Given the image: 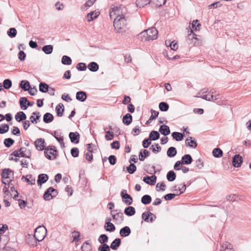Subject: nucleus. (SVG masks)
<instances>
[{
	"instance_id": "0e129e2a",
	"label": "nucleus",
	"mask_w": 251,
	"mask_h": 251,
	"mask_svg": "<svg viewBox=\"0 0 251 251\" xmlns=\"http://www.w3.org/2000/svg\"><path fill=\"white\" fill-rule=\"evenodd\" d=\"M151 115L150 117V121H152L158 117L159 115V112L155 111L153 109H151Z\"/></svg>"
},
{
	"instance_id": "49530a36",
	"label": "nucleus",
	"mask_w": 251,
	"mask_h": 251,
	"mask_svg": "<svg viewBox=\"0 0 251 251\" xmlns=\"http://www.w3.org/2000/svg\"><path fill=\"white\" fill-rule=\"evenodd\" d=\"M14 140L11 138H7L4 140L3 144L6 148H10L14 143Z\"/></svg>"
},
{
	"instance_id": "4d7b16f0",
	"label": "nucleus",
	"mask_w": 251,
	"mask_h": 251,
	"mask_svg": "<svg viewBox=\"0 0 251 251\" xmlns=\"http://www.w3.org/2000/svg\"><path fill=\"white\" fill-rule=\"evenodd\" d=\"M79 150L76 147H74L71 150V154L74 157H77L79 155Z\"/></svg>"
},
{
	"instance_id": "f03ea898",
	"label": "nucleus",
	"mask_w": 251,
	"mask_h": 251,
	"mask_svg": "<svg viewBox=\"0 0 251 251\" xmlns=\"http://www.w3.org/2000/svg\"><path fill=\"white\" fill-rule=\"evenodd\" d=\"M47 230L44 226H39L36 228L33 235L27 234L25 236V242L30 247L37 246V242L42 241L46 236Z\"/></svg>"
},
{
	"instance_id": "4468645a",
	"label": "nucleus",
	"mask_w": 251,
	"mask_h": 251,
	"mask_svg": "<svg viewBox=\"0 0 251 251\" xmlns=\"http://www.w3.org/2000/svg\"><path fill=\"white\" fill-rule=\"evenodd\" d=\"M131 229L128 226H125L120 230V235L122 237H126L129 236L131 233Z\"/></svg>"
},
{
	"instance_id": "0eeeda50",
	"label": "nucleus",
	"mask_w": 251,
	"mask_h": 251,
	"mask_svg": "<svg viewBox=\"0 0 251 251\" xmlns=\"http://www.w3.org/2000/svg\"><path fill=\"white\" fill-rule=\"evenodd\" d=\"M121 196L123 202L126 205H129L132 203L133 199L130 195L127 194L126 190L123 189L121 191Z\"/></svg>"
},
{
	"instance_id": "680f3d73",
	"label": "nucleus",
	"mask_w": 251,
	"mask_h": 251,
	"mask_svg": "<svg viewBox=\"0 0 251 251\" xmlns=\"http://www.w3.org/2000/svg\"><path fill=\"white\" fill-rule=\"evenodd\" d=\"M176 196H178V195L173 193H169L164 196V199L166 201H170L173 199Z\"/></svg>"
},
{
	"instance_id": "6e6552de",
	"label": "nucleus",
	"mask_w": 251,
	"mask_h": 251,
	"mask_svg": "<svg viewBox=\"0 0 251 251\" xmlns=\"http://www.w3.org/2000/svg\"><path fill=\"white\" fill-rule=\"evenodd\" d=\"M34 145L38 151H45L46 149L45 141L43 138H38L36 139L34 142Z\"/></svg>"
},
{
	"instance_id": "e433bc0d",
	"label": "nucleus",
	"mask_w": 251,
	"mask_h": 251,
	"mask_svg": "<svg viewBox=\"0 0 251 251\" xmlns=\"http://www.w3.org/2000/svg\"><path fill=\"white\" fill-rule=\"evenodd\" d=\"M153 216L155 218V215L153 213L148 211L147 212H144L142 215V218L146 222H149V218L150 216Z\"/></svg>"
},
{
	"instance_id": "58836bf2",
	"label": "nucleus",
	"mask_w": 251,
	"mask_h": 251,
	"mask_svg": "<svg viewBox=\"0 0 251 251\" xmlns=\"http://www.w3.org/2000/svg\"><path fill=\"white\" fill-rule=\"evenodd\" d=\"M221 248L223 249V250L221 251H234L232 250V245L228 242L224 243L221 246Z\"/></svg>"
},
{
	"instance_id": "f704fd0d",
	"label": "nucleus",
	"mask_w": 251,
	"mask_h": 251,
	"mask_svg": "<svg viewBox=\"0 0 251 251\" xmlns=\"http://www.w3.org/2000/svg\"><path fill=\"white\" fill-rule=\"evenodd\" d=\"M27 99L26 97H22L19 100V103L22 109L25 110L27 108V106H26Z\"/></svg>"
},
{
	"instance_id": "ddd939ff",
	"label": "nucleus",
	"mask_w": 251,
	"mask_h": 251,
	"mask_svg": "<svg viewBox=\"0 0 251 251\" xmlns=\"http://www.w3.org/2000/svg\"><path fill=\"white\" fill-rule=\"evenodd\" d=\"M49 179V176L47 174H41L38 176L37 184L38 186H41L43 183L46 182Z\"/></svg>"
},
{
	"instance_id": "09e8293b",
	"label": "nucleus",
	"mask_w": 251,
	"mask_h": 251,
	"mask_svg": "<svg viewBox=\"0 0 251 251\" xmlns=\"http://www.w3.org/2000/svg\"><path fill=\"white\" fill-rule=\"evenodd\" d=\"M210 92L211 93V95L205 94V95H201L200 97L202 98L203 100H208V101H211V100H212L213 99V98H214V95H213L214 92L212 91V90H211Z\"/></svg>"
},
{
	"instance_id": "6ab92c4d",
	"label": "nucleus",
	"mask_w": 251,
	"mask_h": 251,
	"mask_svg": "<svg viewBox=\"0 0 251 251\" xmlns=\"http://www.w3.org/2000/svg\"><path fill=\"white\" fill-rule=\"evenodd\" d=\"M159 131L161 133V134L164 136L169 135L171 132L169 126L165 125H162L160 126Z\"/></svg>"
},
{
	"instance_id": "1a4fd4ad",
	"label": "nucleus",
	"mask_w": 251,
	"mask_h": 251,
	"mask_svg": "<svg viewBox=\"0 0 251 251\" xmlns=\"http://www.w3.org/2000/svg\"><path fill=\"white\" fill-rule=\"evenodd\" d=\"M232 165L235 168H239L243 162V158L239 154H235L232 158Z\"/></svg>"
},
{
	"instance_id": "774afa93",
	"label": "nucleus",
	"mask_w": 251,
	"mask_h": 251,
	"mask_svg": "<svg viewBox=\"0 0 251 251\" xmlns=\"http://www.w3.org/2000/svg\"><path fill=\"white\" fill-rule=\"evenodd\" d=\"M151 144V141L149 138L145 139L142 142L144 148H148Z\"/></svg>"
},
{
	"instance_id": "c756f323",
	"label": "nucleus",
	"mask_w": 251,
	"mask_h": 251,
	"mask_svg": "<svg viewBox=\"0 0 251 251\" xmlns=\"http://www.w3.org/2000/svg\"><path fill=\"white\" fill-rule=\"evenodd\" d=\"M53 46L51 45H48L43 46L42 48V51L46 54H50L53 51Z\"/></svg>"
},
{
	"instance_id": "4c0bfd02",
	"label": "nucleus",
	"mask_w": 251,
	"mask_h": 251,
	"mask_svg": "<svg viewBox=\"0 0 251 251\" xmlns=\"http://www.w3.org/2000/svg\"><path fill=\"white\" fill-rule=\"evenodd\" d=\"M167 179L169 181H173L176 178V174L174 171H169L166 176Z\"/></svg>"
},
{
	"instance_id": "4be33fe9",
	"label": "nucleus",
	"mask_w": 251,
	"mask_h": 251,
	"mask_svg": "<svg viewBox=\"0 0 251 251\" xmlns=\"http://www.w3.org/2000/svg\"><path fill=\"white\" fill-rule=\"evenodd\" d=\"M132 122V116L129 113H127L125 115L123 116V123L126 125L128 126L130 125Z\"/></svg>"
},
{
	"instance_id": "052dcab7",
	"label": "nucleus",
	"mask_w": 251,
	"mask_h": 251,
	"mask_svg": "<svg viewBox=\"0 0 251 251\" xmlns=\"http://www.w3.org/2000/svg\"><path fill=\"white\" fill-rule=\"evenodd\" d=\"M212 100L218 105H221L222 104V101L220 99V95L219 94L214 95L213 99Z\"/></svg>"
},
{
	"instance_id": "5701e85b",
	"label": "nucleus",
	"mask_w": 251,
	"mask_h": 251,
	"mask_svg": "<svg viewBox=\"0 0 251 251\" xmlns=\"http://www.w3.org/2000/svg\"><path fill=\"white\" fill-rule=\"evenodd\" d=\"M54 117L53 115L50 113H46L43 116V121L46 124H49L53 121Z\"/></svg>"
},
{
	"instance_id": "2eb2a0df",
	"label": "nucleus",
	"mask_w": 251,
	"mask_h": 251,
	"mask_svg": "<svg viewBox=\"0 0 251 251\" xmlns=\"http://www.w3.org/2000/svg\"><path fill=\"white\" fill-rule=\"evenodd\" d=\"M87 97V94L84 91H78L76 94V99L81 102H84L85 101Z\"/></svg>"
},
{
	"instance_id": "473e14b6",
	"label": "nucleus",
	"mask_w": 251,
	"mask_h": 251,
	"mask_svg": "<svg viewBox=\"0 0 251 251\" xmlns=\"http://www.w3.org/2000/svg\"><path fill=\"white\" fill-rule=\"evenodd\" d=\"M151 2V0H136V4L138 7H143Z\"/></svg>"
},
{
	"instance_id": "5fc2aeb1",
	"label": "nucleus",
	"mask_w": 251,
	"mask_h": 251,
	"mask_svg": "<svg viewBox=\"0 0 251 251\" xmlns=\"http://www.w3.org/2000/svg\"><path fill=\"white\" fill-rule=\"evenodd\" d=\"M11 172H12V171L10 169H4L1 175L2 178H8L9 177V175Z\"/></svg>"
},
{
	"instance_id": "b1692460",
	"label": "nucleus",
	"mask_w": 251,
	"mask_h": 251,
	"mask_svg": "<svg viewBox=\"0 0 251 251\" xmlns=\"http://www.w3.org/2000/svg\"><path fill=\"white\" fill-rule=\"evenodd\" d=\"M55 111L57 116L62 117L64 111V105L61 103H59L55 107Z\"/></svg>"
},
{
	"instance_id": "c03bdc74",
	"label": "nucleus",
	"mask_w": 251,
	"mask_h": 251,
	"mask_svg": "<svg viewBox=\"0 0 251 251\" xmlns=\"http://www.w3.org/2000/svg\"><path fill=\"white\" fill-rule=\"evenodd\" d=\"M137 168L136 165L132 163H130L129 165L126 167V170L127 172L130 174H133L136 171Z\"/></svg>"
},
{
	"instance_id": "c85d7f7f",
	"label": "nucleus",
	"mask_w": 251,
	"mask_h": 251,
	"mask_svg": "<svg viewBox=\"0 0 251 251\" xmlns=\"http://www.w3.org/2000/svg\"><path fill=\"white\" fill-rule=\"evenodd\" d=\"M160 137V134L159 132L157 131L152 130L151 131L149 134V139H150L151 141H155L158 139Z\"/></svg>"
},
{
	"instance_id": "ea45409f",
	"label": "nucleus",
	"mask_w": 251,
	"mask_h": 251,
	"mask_svg": "<svg viewBox=\"0 0 251 251\" xmlns=\"http://www.w3.org/2000/svg\"><path fill=\"white\" fill-rule=\"evenodd\" d=\"M61 63L63 65H70L72 63V60L70 57L67 55H63L61 59Z\"/></svg>"
},
{
	"instance_id": "a18cd8bd",
	"label": "nucleus",
	"mask_w": 251,
	"mask_h": 251,
	"mask_svg": "<svg viewBox=\"0 0 251 251\" xmlns=\"http://www.w3.org/2000/svg\"><path fill=\"white\" fill-rule=\"evenodd\" d=\"M108 237L105 234H101L98 239V241L101 245L106 244V243L108 242Z\"/></svg>"
},
{
	"instance_id": "a19ab883",
	"label": "nucleus",
	"mask_w": 251,
	"mask_h": 251,
	"mask_svg": "<svg viewBox=\"0 0 251 251\" xmlns=\"http://www.w3.org/2000/svg\"><path fill=\"white\" fill-rule=\"evenodd\" d=\"M82 251H91L92 246L89 241H86L81 246Z\"/></svg>"
},
{
	"instance_id": "6e6d98bb",
	"label": "nucleus",
	"mask_w": 251,
	"mask_h": 251,
	"mask_svg": "<svg viewBox=\"0 0 251 251\" xmlns=\"http://www.w3.org/2000/svg\"><path fill=\"white\" fill-rule=\"evenodd\" d=\"M110 247L106 244H103L98 248V251H110Z\"/></svg>"
},
{
	"instance_id": "864d4df0",
	"label": "nucleus",
	"mask_w": 251,
	"mask_h": 251,
	"mask_svg": "<svg viewBox=\"0 0 251 251\" xmlns=\"http://www.w3.org/2000/svg\"><path fill=\"white\" fill-rule=\"evenodd\" d=\"M76 69L80 71H84L87 69V66L84 63H78L76 66Z\"/></svg>"
},
{
	"instance_id": "f3484780",
	"label": "nucleus",
	"mask_w": 251,
	"mask_h": 251,
	"mask_svg": "<svg viewBox=\"0 0 251 251\" xmlns=\"http://www.w3.org/2000/svg\"><path fill=\"white\" fill-rule=\"evenodd\" d=\"M19 86L24 91H27L30 89H31L30 83L28 80H22L20 83Z\"/></svg>"
},
{
	"instance_id": "a878e982",
	"label": "nucleus",
	"mask_w": 251,
	"mask_h": 251,
	"mask_svg": "<svg viewBox=\"0 0 251 251\" xmlns=\"http://www.w3.org/2000/svg\"><path fill=\"white\" fill-rule=\"evenodd\" d=\"M124 213L128 216H132L136 213L135 209L133 206H129L125 209Z\"/></svg>"
},
{
	"instance_id": "423d86ee",
	"label": "nucleus",
	"mask_w": 251,
	"mask_h": 251,
	"mask_svg": "<svg viewBox=\"0 0 251 251\" xmlns=\"http://www.w3.org/2000/svg\"><path fill=\"white\" fill-rule=\"evenodd\" d=\"M186 40L189 45L193 44L194 46H198L200 44V41L197 38V35L194 33L191 29V33L188 35Z\"/></svg>"
},
{
	"instance_id": "8fccbe9b",
	"label": "nucleus",
	"mask_w": 251,
	"mask_h": 251,
	"mask_svg": "<svg viewBox=\"0 0 251 251\" xmlns=\"http://www.w3.org/2000/svg\"><path fill=\"white\" fill-rule=\"evenodd\" d=\"M9 129V126L7 124H4L0 126V134H4Z\"/></svg>"
},
{
	"instance_id": "37998d69",
	"label": "nucleus",
	"mask_w": 251,
	"mask_h": 251,
	"mask_svg": "<svg viewBox=\"0 0 251 251\" xmlns=\"http://www.w3.org/2000/svg\"><path fill=\"white\" fill-rule=\"evenodd\" d=\"M17 33V30L14 27L10 28L7 31V34L9 37L11 38L16 37Z\"/></svg>"
},
{
	"instance_id": "72a5a7b5",
	"label": "nucleus",
	"mask_w": 251,
	"mask_h": 251,
	"mask_svg": "<svg viewBox=\"0 0 251 251\" xmlns=\"http://www.w3.org/2000/svg\"><path fill=\"white\" fill-rule=\"evenodd\" d=\"M151 200L152 199L150 195H145L142 197L141 201L143 204L147 205L151 202Z\"/></svg>"
},
{
	"instance_id": "20e7f679",
	"label": "nucleus",
	"mask_w": 251,
	"mask_h": 251,
	"mask_svg": "<svg viewBox=\"0 0 251 251\" xmlns=\"http://www.w3.org/2000/svg\"><path fill=\"white\" fill-rule=\"evenodd\" d=\"M45 157L49 160L55 159L58 156L57 150L54 146H49L44 151Z\"/></svg>"
},
{
	"instance_id": "f8f14e48",
	"label": "nucleus",
	"mask_w": 251,
	"mask_h": 251,
	"mask_svg": "<svg viewBox=\"0 0 251 251\" xmlns=\"http://www.w3.org/2000/svg\"><path fill=\"white\" fill-rule=\"evenodd\" d=\"M157 177L155 175H152L151 176H146L143 178V181L146 183L154 185L156 182Z\"/></svg>"
},
{
	"instance_id": "7ed1b4c3",
	"label": "nucleus",
	"mask_w": 251,
	"mask_h": 251,
	"mask_svg": "<svg viewBox=\"0 0 251 251\" xmlns=\"http://www.w3.org/2000/svg\"><path fill=\"white\" fill-rule=\"evenodd\" d=\"M158 31L155 27H151L145 30L140 33L139 36L145 37L146 41L153 40L157 38Z\"/></svg>"
},
{
	"instance_id": "9b49d317",
	"label": "nucleus",
	"mask_w": 251,
	"mask_h": 251,
	"mask_svg": "<svg viewBox=\"0 0 251 251\" xmlns=\"http://www.w3.org/2000/svg\"><path fill=\"white\" fill-rule=\"evenodd\" d=\"M185 144L186 146L193 149L196 148L198 146L196 139L192 137H189L186 139Z\"/></svg>"
},
{
	"instance_id": "39448f33",
	"label": "nucleus",
	"mask_w": 251,
	"mask_h": 251,
	"mask_svg": "<svg viewBox=\"0 0 251 251\" xmlns=\"http://www.w3.org/2000/svg\"><path fill=\"white\" fill-rule=\"evenodd\" d=\"M58 193L57 190L50 187L45 192L43 195L44 199L45 201H50L55 198L58 195Z\"/></svg>"
},
{
	"instance_id": "2f4dec72",
	"label": "nucleus",
	"mask_w": 251,
	"mask_h": 251,
	"mask_svg": "<svg viewBox=\"0 0 251 251\" xmlns=\"http://www.w3.org/2000/svg\"><path fill=\"white\" fill-rule=\"evenodd\" d=\"M49 86L45 82H41L39 85V91L42 93H47L49 91Z\"/></svg>"
},
{
	"instance_id": "bf43d9fd",
	"label": "nucleus",
	"mask_w": 251,
	"mask_h": 251,
	"mask_svg": "<svg viewBox=\"0 0 251 251\" xmlns=\"http://www.w3.org/2000/svg\"><path fill=\"white\" fill-rule=\"evenodd\" d=\"M166 185L164 183V182H162L161 183H158L157 184L156 189L157 191H164L165 190Z\"/></svg>"
},
{
	"instance_id": "412c9836",
	"label": "nucleus",
	"mask_w": 251,
	"mask_h": 251,
	"mask_svg": "<svg viewBox=\"0 0 251 251\" xmlns=\"http://www.w3.org/2000/svg\"><path fill=\"white\" fill-rule=\"evenodd\" d=\"M121 244V239L120 238H116L114 240L110 245V248L113 250H117Z\"/></svg>"
},
{
	"instance_id": "dca6fc26",
	"label": "nucleus",
	"mask_w": 251,
	"mask_h": 251,
	"mask_svg": "<svg viewBox=\"0 0 251 251\" xmlns=\"http://www.w3.org/2000/svg\"><path fill=\"white\" fill-rule=\"evenodd\" d=\"M99 14L100 12L96 10L88 13L86 16L87 21L88 22L93 21L99 16Z\"/></svg>"
},
{
	"instance_id": "cd10ccee",
	"label": "nucleus",
	"mask_w": 251,
	"mask_h": 251,
	"mask_svg": "<svg viewBox=\"0 0 251 251\" xmlns=\"http://www.w3.org/2000/svg\"><path fill=\"white\" fill-rule=\"evenodd\" d=\"M87 67L90 71L93 72H97L99 69V65L95 62H90L88 64Z\"/></svg>"
},
{
	"instance_id": "3c124183",
	"label": "nucleus",
	"mask_w": 251,
	"mask_h": 251,
	"mask_svg": "<svg viewBox=\"0 0 251 251\" xmlns=\"http://www.w3.org/2000/svg\"><path fill=\"white\" fill-rule=\"evenodd\" d=\"M3 86L5 89H9L12 86V81L9 79H5L3 82Z\"/></svg>"
},
{
	"instance_id": "338daca9",
	"label": "nucleus",
	"mask_w": 251,
	"mask_h": 251,
	"mask_svg": "<svg viewBox=\"0 0 251 251\" xmlns=\"http://www.w3.org/2000/svg\"><path fill=\"white\" fill-rule=\"evenodd\" d=\"M111 148L118 150L120 147V142L118 141H115L111 144Z\"/></svg>"
},
{
	"instance_id": "79ce46f5",
	"label": "nucleus",
	"mask_w": 251,
	"mask_h": 251,
	"mask_svg": "<svg viewBox=\"0 0 251 251\" xmlns=\"http://www.w3.org/2000/svg\"><path fill=\"white\" fill-rule=\"evenodd\" d=\"M159 108L161 111L166 112L169 108V105L167 102L162 101L159 103Z\"/></svg>"
},
{
	"instance_id": "13d9d810",
	"label": "nucleus",
	"mask_w": 251,
	"mask_h": 251,
	"mask_svg": "<svg viewBox=\"0 0 251 251\" xmlns=\"http://www.w3.org/2000/svg\"><path fill=\"white\" fill-rule=\"evenodd\" d=\"M114 132L110 131H106L105 132V138L106 140L110 141L113 139Z\"/></svg>"
},
{
	"instance_id": "de8ad7c7",
	"label": "nucleus",
	"mask_w": 251,
	"mask_h": 251,
	"mask_svg": "<svg viewBox=\"0 0 251 251\" xmlns=\"http://www.w3.org/2000/svg\"><path fill=\"white\" fill-rule=\"evenodd\" d=\"M104 229L106 231L109 232H113L115 230L116 227L113 224L109 223L104 225Z\"/></svg>"
},
{
	"instance_id": "603ef678",
	"label": "nucleus",
	"mask_w": 251,
	"mask_h": 251,
	"mask_svg": "<svg viewBox=\"0 0 251 251\" xmlns=\"http://www.w3.org/2000/svg\"><path fill=\"white\" fill-rule=\"evenodd\" d=\"M201 26V24L199 23V21L198 20H194L192 23V27L195 31L200 30V27Z\"/></svg>"
},
{
	"instance_id": "e2e57ef3",
	"label": "nucleus",
	"mask_w": 251,
	"mask_h": 251,
	"mask_svg": "<svg viewBox=\"0 0 251 251\" xmlns=\"http://www.w3.org/2000/svg\"><path fill=\"white\" fill-rule=\"evenodd\" d=\"M108 159L109 160V163L112 165H114L116 163L117 158L114 155H110L108 157Z\"/></svg>"
},
{
	"instance_id": "bb28decb",
	"label": "nucleus",
	"mask_w": 251,
	"mask_h": 251,
	"mask_svg": "<svg viewBox=\"0 0 251 251\" xmlns=\"http://www.w3.org/2000/svg\"><path fill=\"white\" fill-rule=\"evenodd\" d=\"M25 178L26 183L30 185H34L35 183V178H33L31 175H27L25 176H23L22 179Z\"/></svg>"
},
{
	"instance_id": "f257e3e1",
	"label": "nucleus",
	"mask_w": 251,
	"mask_h": 251,
	"mask_svg": "<svg viewBox=\"0 0 251 251\" xmlns=\"http://www.w3.org/2000/svg\"><path fill=\"white\" fill-rule=\"evenodd\" d=\"M125 7L122 5L119 6H114L111 8L115 14L117 15L115 19L113 25L117 32L121 33L125 32L126 30L127 21L125 15L122 13L123 9Z\"/></svg>"
},
{
	"instance_id": "aec40b11",
	"label": "nucleus",
	"mask_w": 251,
	"mask_h": 251,
	"mask_svg": "<svg viewBox=\"0 0 251 251\" xmlns=\"http://www.w3.org/2000/svg\"><path fill=\"white\" fill-rule=\"evenodd\" d=\"M15 118L18 122H21V121H25L26 119V116L25 114L23 111H20L17 113L15 115Z\"/></svg>"
},
{
	"instance_id": "a211bd4d",
	"label": "nucleus",
	"mask_w": 251,
	"mask_h": 251,
	"mask_svg": "<svg viewBox=\"0 0 251 251\" xmlns=\"http://www.w3.org/2000/svg\"><path fill=\"white\" fill-rule=\"evenodd\" d=\"M181 161L183 164L189 165L192 162L193 158L190 154H187L182 157Z\"/></svg>"
},
{
	"instance_id": "393cba45",
	"label": "nucleus",
	"mask_w": 251,
	"mask_h": 251,
	"mask_svg": "<svg viewBox=\"0 0 251 251\" xmlns=\"http://www.w3.org/2000/svg\"><path fill=\"white\" fill-rule=\"evenodd\" d=\"M172 136L176 141H181L183 139L184 134V133L175 131L172 133Z\"/></svg>"
},
{
	"instance_id": "c9c22d12",
	"label": "nucleus",
	"mask_w": 251,
	"mask_h": 251,
	"mask_svg": "<svg viewBox=\"0 0 251 251\" xmlns=\"http://www.w3.org/2000/svg\"><path fill=\"white\" fill-rule=\"evenodd\" d=\"M212 154L215 157L219 158L223 156V152L221 149L217 148L212 151Z\"/></svg>"
},
{
	"instance_id": "9d476101",
	"label": "nucleus",
	"mask_w": 251,
	"mask_h": 251,
	"mask_svg": "<svg viewBox=\"0 0 251 251\" xmlns=\"http://www.w3.org/2000/svg\"><path fill=\"white\" fill-rule=\"evenodd\" d=\"M69 137L71 142L74 144H77L79 142L80 135L77 132H71L69 133Z\"/></svg>"
},
{
	"instance_id": "69168bd1",
	"label": "nucleus",
	"mask_w": 251,
	"mask_h": 251,
	"mask_svg": "<svg viewBox=\"0 0 251 251\" xmlns=\"http://www.w3.org/2000/svg\"><path fill=\"white\" fill-rule=\"evenodd\" d=\"M26 57V54L23 50H20L18 53V58L21 61H23L25 60Z\"/></svg>"
},
{
	"instance_id": "7c9ffc66",
	"label": "nucleus",
	"mask_w": 251,
	"mask_h": 251,
	"mask_svg": "<svg viewBox=\"0 0 251 251\" xmlns=\"http://www.w3.org/2000/svg\"><path fill=\"white\" fill-rule=\"evenodd\" d=\"M177 154V151L176 148L171 147L168 148L167 151V155L169 157H173Z\"/></svg>"
}]
</instances>
